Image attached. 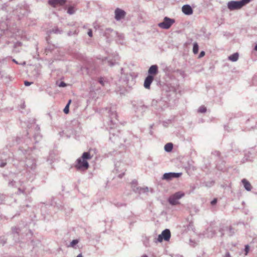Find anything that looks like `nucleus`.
Returning a JSON list of instances; mask_svg holds the SVG:
<instances>
[{"instance_id":"obj_1","label":"nucleus","mask_w":257,"mask_h":257,"mask_svg":"<svg viewBox=\"0 0 257 257\" xmlns=\"http://www.w3.org/2000/svg\"><path fill=\"white\" fill-rule=\"evenodd\" d=\"M92 158L89 152H84L81 157L78 158L75 162V168L78 171H86L89 167L87 162Z\"/></svg>"},{"instance_id":"obj_2","label":"nucleus","mask_w":257,"mask_h":257,"mask_svg":"<svg viewBox=\"0 0 257 257\" xmlns=\"http://www.w3.org/2000/svg\"><path fill=\"white\" fill-rule=\"evenodd\" d=\"M105 111L109 117V122H108V127L112 129L115 127L117 122V114L115 106H112L108 108H106Z\"/></svg>"},{"instance_id":"obj_3","label":"nucleus","mask_w":257,"mask_h":257,"mask_svg":"<svg viewBox=\"0 0 257 257\" xmlns=\"http://www.w3.org/2000/svg\"><path fill=\"white\" fill-rule=\"evenodd\" d=\"M251 0H241L240 1H230L227 3V8L230 11L239 10L245 6Z\"/></svg>"},{"instance_id":"obj_4","label":"nucleus","mask_w":257,"mask_h":257,"mask_svg":"<svg viewBox=\"0 0 257 257\" xmlns=\"http://www.w3.org/2000/svg\"><path fill=\"white\" fill-rule=\"evenodd\" d=\"M185 194L182 191L177 192L171 195L168 198L169 203L172 205H175L179 203V200L184 197Z\"/></svg>"},{"instance_id":"obj_5","label":"nucleus","mask_w":257,"mask_h":257,"mask_svg":"<svg viewBox=\"0 0 257 257\" xmlns=\"http://www.w3.org/2000/svg\"><path fill=\"white\" fill-rule=\"evenodd\" d=\"M23 184L24 183L21 181L17 182L16 181H12L9 183V185L10 186L15 187L17 188L18 189V191L17 192L18 194H20L21 193L26 194V188Z\"/></svg>"},{"instance_id":"obj_6","label":"nucleus","mask_w":257,"mask_h":257,"mask_svg":"<svg viewBox=\"0 0 257 257\" xmlns=\"http://www.w3.org/2000/svg\"><path fill=\"white\" fill-rule=\"evenodd\" d=\"M175 23V20L168 17H165L162 22L158 24L159 27L164 29H168Z\"/></svg>"},{"instance_id":"obj_7","label":"nucleus","mask_w":257,"mask_h":257,"mask_svg":"<svg viewBox=\"0 0 257 257\" xmlns=\"http://www.w3.org/2000/svg\"><path fill=\"white\" fill-rule=\"evenodd\" d=\"M171 237V232L169 229H166L162 231L161 234L159 235L156 242H161L163 240L169 241Z\"/></svg>"},{"instance_id":"obj_8","label":"nucleus","mask_w":257,"mask_h":257,"mask_svg":"<svg viewBox=\"0 0 257 257\" xmlns=\"http://www.w3.org/2000/svg\"><path fill=\"white\" fill-rule=\"evenodd\" d=\"M109 33L112 34V36L114 35H117V37H118L117 41L120 44H122L123 43V39L124 38L123 34H117L115 31H113L110 28L106 29V30L105 31V35L106 36V37H107V38H109V36H107V35H108Z\"/></svg>"},{"instance_id":"obj_9","label":"nucleus","mask_w":257,"mask_h":257,"mask_svg":"<svg viewBox=\"0 0 257 257\" xmlns=\"http://www.w3.org/2000/svg\"><path fill=\"white\" fill-rule=\"evenodd\" d=\"M217 229V227L216 226L210 225L204 232L203 235L205 237H212L214 235Z\"/></svg>"},{"instance_id":"obj_10","label":"nucleus","mask_w":257,"mask_h":257,"mask_svg":"<svg viewBox=\"0 0 257 257\" xmlns=\"http://www.w3.org/2000/svg\"><path fill=\"white\" fill-rule=\"evenodd\" d=\"M114 14L115 20L116 21H120L124 18L126 15V13L124 11L120 9L117 8L114 11Z\"/></svg>"},{"instance_id":"obj_11","label":"nucleus","mask_w":257,"mask_h":257,"mask_svg":"<svg viewBox=\"0 0 257 257\" xmlns=\"http://www.w3.org/2000/svg\"><path fill=\"white\" fill-rule=\"evenodd\" d=\"M181 173H166L163 175L162 179L166 180H170L172 178H178L181 176Z\"/></svg>"},{"instance_id":"obj_12","label":"nucleus","mask_w":257,"mask_h":257,"mask_svg":"<svg viewBox=\"0 0 257 257\" xmlns=\"http://www.w3.org/2000/svg\"><path fill=\"white\" fill-rule=\"evenodd\" d=\"M36 160L34 159L27 158L26 160V165L27 169L34 170L36 167Z\"/></svg>"},{"instance_id":"obj_13","label":"nucleus","mask_w":257,"mask_h":257,"mask_svg":"<svg viewBox=\"0 0 257 257\" xmlns=\"http://www.w3.org/2000/svg\"><path fill=\"white\" fill-rule=\"evenodd\" d=\"M48 3L51 6L56 8L64 5L66 3V0H49Z\"/></svg>"},{"instance_id":"obj_14","label":"nucleus","mask_w":257,"mask_h":257,"mask_svg":"<svg viewBox=\"0 0 257 257\" xmlns=\"http://www.w3.org/2000/svg\"><path fill=\"white\" fill-rule=\"evenodd\" d=\"M153 80L154 76L151 75H149L145 80L144 84V87L147 89H149Z\"/></svg>"},{"instance_id":"obj_15","label":"nucleus","mask_w":257,"mask_h":257,"mask_svg":"<svg viewBox=\"0 0 257 257\" xmlns=\"http://www.w3.org/2000/svg\"><path fill=\"white\" fill-rule=\"evenodd\" d=\"M182 11L186 15H191L193 14V9L190 5H186L182 7Z\"/></svg>"},{"instance_id":"obj_16","label":"nucleus","mask_w":257,"mask_h":257,"mask_svg":"<svg viewBox=\"0 0 257 257\" xmlns=\"http://www.w3.org/2000/svg\"><path fill=\"white\" fill-rule=\"evenodd\" d=\"M134 108L136 112L143 113L146 110L147 106L142 104L138 105H134Z\"/></svg>"},{"instance_id":"obj_17","label":"nucleus","mask_w":257,"mask_h":257,"mask_svg":"<svg viewBox=\"0 0 257 257\" xmlns=\"http://www.w3.org/2000/svg\"><path fill=\"white\" fill-rule=\"evenodd\" d=\"M158 72V67L157 65H152L148 70V73L149 75H156Z\"/></svg>"},{"instance_id":"obj_18","label":"nucleus","mask_w":257,"mask_h":257,"mask_svg":"<svg viewBox=\"0 0 257 257\" xmlns=\"http://www.w3.org/2000/svg\"><path fill=\"white\" fill-rule=\"evenodd\" d=\"M0 199L2 201L4 202V203H6L7 204L10 205L12 203L11 200H12L13 198L11 196L2 195L0 196Z\"/></svg>"},{"instance_id":"obj_19","label":"nucleus","mask_w":257,"mask_h":257,"mask_svg":"<svg viewBox=\"0 0 257 257\" xmlns=\"http://www.w3.org/2000/svg\"><path fill=\"white\" fill-rule=\"evenodd\" d=\"M220 231L221 232L224 231L223 233H221V235H223L224 233H225V232L229 236H231L233 234V231L231 226H226L225 227V229Z\"/></svg>"},{"instance_id":"obj_20","label":"nucleus","mask_w":257,"mask_h":257,"mask_svg":"<svg viewBox=\"0 0 257 257\" xmlns=\"http://www.w3.org/2000/svg\"><path fill=\"white\" fill-rule=\"evenodd\" d=\"M241 182L245 190H246L248 191L251 190L252 187L251 186V184L248 181H247L245 179H243V180H242Z\"/></svg>"},{"instance_id":"obj_21","label":"nucleus","mask_w":257,"mask_h":257,"mask_svg":"<svg viewBox=\"0 0 257 257\" xmlns=\"http://www.w3.org/2000/svg\"><path fill=\"white\" fill-rule=\"evenodd\" d=\"M7 159L5 155L0 154V167H4L7 164Z\"/></svg>"},{"instance_id":"obj_22","label":"nucleus","mask_w":257,"mask_h":257,"mask_svg":"<svg viewBox=\"0 0 257 257\" xmlns=\"http://www.w3.org/2000/svg\"><path fill=\"white\" fill-rule=\"evenodd\" d=\"M239 55L238 53H235L230 56H229L228 58V60L232 62H236L238 59Z\"/></svg>"},{"instance_id":"obj_23","label":"nucleus","mask_w":257,"mask_h":257,"mask_svg":"<svg viewBox=\"0 0 257 257\" xmlns=\"http://www.w3.org/2000/svg\"><path fill=\"white\" fill-rule=\"evenodd\" d=\"M173 144L172 143H168L165 145L164 149L167 152H171L173 149Z\"/></svg>"},{"instance_id":"obj_24","label":"nucleus","mask_w":257,"mask_h":257,"mask_svg":"<svg viewBox=\"0 0 257 257\" xmlns=\"http://www.w3.org/2000/svg\"><path fill=\"white\" fill-rule=\"evenodd\" d=\"M76 12V9L73 6H70L67 9V13L69 15H73Z\"/></svg>"},{"instance_id":"obj_25","label":"nucleus","mask_w":257,"mask_h":257,"mask_svg":"<svg viewBox=\"0 0 257 257\" xmlns=\"http://www.w3.org/2000/svg\"><path fill=\"white\" fill-rule=\"evenodd\" d=\"M137 191L141 194L142 193H145L148 191V187H144V188H137Z\"/></svg>"},{"instance_id":"obj_26","label":"nucleus","mask_w":257,"mask_h":257,"mask_svg":"<svg viewBox=\"0 0 257 257\" xmlns=\"http://www.w3.org/2000/svg\"><path fill=\"white\" fill-rule=\"evenodd\" d=\"M199 46L198 44L195 42L193 44V52L195 54L198 52Z\"/></svg>"},{"instance_id":"obj_27","label":"nucleus","mask_w":257,"mask_h":257,"mask_svg":"<svg viewBox=\"0 0 257 257\" xmlns=\"http://www.w3.org/2000/svg\"><path fill=\"white\" fill-rule=\"evenodd\" d=\"M71 103V100H69L68 103L65 106V108L63 109V111L65 113L67 114L69 111V105Z\"/></svg>"},{"instance_id":"obj_28","label":"nucleus","mask_w":257,"mask_h":257,"mask_svg":"<svg viewBox=\"0 0 257 257\" xmlns=\"http://www.w3.org/2000/svg\"><path fill=\"white\" fill-rule=\"evenodd\" d=\"M99 83L101 84L102 86H105L106 83H107V81L104 78L101 77L99 79Z\"/></svg>"},{"instance_id":"obj_29","label":"nucleus","mask_w":257,"mask_h":257,"mask_svg":"<svg viewBox=\"0 0 257 257\" xmlns=\"http://www.w3.org/2000/svg\"><path fill=\"white\" fill-rule=\"evenodd\" d=\"M206 111V108L204 106H201L199 108L198 112L201 113H204Z\"/></svg>"},{"instance_id":"obj_30","label":"nucleus","mask_w":257,"mask_h":257,"mask_svg":"<svg viewBox=\"0 0 257 257\" xmlns=\"http://www.w3.org/2000/svg\"><path fill=\"white\" fill-rule=\"evenodd\" d=\"M51 32H53L55 34H60L61 32V31L58 28H55L52 30Z\"/></svg>"},{"instance_id":"obj_31","label":"nucleus","mask_w":257,"mask_h":257,"mask_svg":"<svg viewBox=\"0 0 257 257\" xmlns=\"http://www.w3.org/2000/svg\"><path fill=\"white\" fill-rule=\"evenodd\" d=\"M78 243V240L77 239L73 240L70 243V246L72 247H74L76 244Z\"/></svg>"},{"instance_id":"obj_32","label":"nucleus","mask_w":257,"mask_h":257,"mask_svg":"<svg viewBox=\"0 0 257 257\" xmlns=\"http://www.w3.org/2000/svg\"><path fill=\"white\" fill-rule=\"evenodd\" d=\"M57 84L58 85V86H59L60 87H64L66 86V84L64 82H63V81H61L59 83L57 82Z\"/></svg>"},{"instance_id":"obj_33","label":"nucleus","mask_w":257,"mask_h":257,"mask_svg":"<svg viewBox=\"0 0 257 257\" xmlns=\"http://www.w3.org/2000/svg\"><path fill=\"white\" fill-rule=\"evenodd\" d=\"M41 138V136L40 135H39V134H37V135L36 134L34 136V139H35V140H36V142H37L38 141H39Z\"/></svg>"},{"instance_id":"obj_34","label":"nucleus","mask_w":257,"mask_h":257,"mask_svg":"<svg viewBox=\"0 0 257 257\" xmlns=\"http://www.w3.org/2000/svg\"><path fill=\"white\" fill-rule=\"evenodd\" d=\"M249 247L248 246V245H246L245 246V248H244V251H245V255H247L248 251H249Z\"/></svg>"},{"instance_id":"obj_35","label":"nucleus","mask_w":257,"mask_h":257,"mask_svg":"<svg viewBox=\"0 0 257 257\" xmlns=\"http://www.w3.org/2000/svg\"><path fill=\"white\" fill-rule=\"evenodd\" d=\"M144 244L146 246H149V239L146 237L145 240L144 241Z\"/></svg>"},{"instance_id":"obj_36","label":"nucleus","mask_w":257,"mask_h":257,"mask_svg":"<svg viewBox=\"0 0 257 257\" xmlns=\"http://www.w3.org/2000/svg\"><path fill=\"white\" fill-rule=\"evenodd\" d=\"M12 230H13V233H18V234L19 233L20 229L18 228H16V227L13 228L12 229Z\"/></svg>"},{"instance_id":"obj_37","label":"nucleus","mask_w":257,"mask_h":257,"mask_svg":"<svg viewBox=\"0 0 257 257\" xmlns=\"http://www.w3.org/2000/svg\"><path fill=\"white\" fill-rule=\"evenodd\" d=\"M87 34H88V35L90 37H92V30L91 29H89Z\"/></svg>"},{"instance_id":"obj_38","label":"nucleus","mask_w":257,"mask_h":257,"mask_svg":"<svg viewBox=\"0 0 257 257\" xmlns=\"http://www.w3.org/2000/svg\"><path fill=\"white\" fill-rule=\"evenodd\" d=\"M24 84L26 86H30L31 84H32V82L25 81Z\"/></svg>"},{"instance_id":"obj_39","label":"nucleus","mask_w":257,"mask_h":257,"mask_svg":"<svg viewBox=\"0 0 257 257\" xmlns=\"http://www.w3.org/2000/svg\"><path fill=\"white\" fill-rule=\"evenodd\" d=\"M205 55V52L204 51H201L199 55V58H202Z\"/></svg>"},{"instance_id":"obj_40","label":"nucleus","mask_w":257,"mask_h":257,"mask_svg":"<svg viewBox=\"0 0 257 257\" xmlns=\"http://www.w3.org/2000/svg\"><path fill=\"white\" fill-rule=\"evenodd\" d=\"M217 202V199H214L211 202V204L212 205H214Z\"/></svg>"},{"instance_id":"obj_41","label":"nucleus","mask_w":257,"mask_h":257,"mask_svg":"<svg viewBox=\"0 0 257 257\" xmlns=\"http://www.w3.org/2000/svg\"><path fill=\"white\" fill-rule=\"evenodd\" d=\"M116 62H112V61H108V64L110 65V66H112Z\"/></svg>"},{"instance_id":"obj_42","label":"nucleus","mask_w":257,"mask_h":257,"mask_svg":"<svg viewBox=\"0 0 257 257\" xmlns=\"http://www.w3.org/2000/svg\"><path fill=\"white\" fill-rule=\"evenodd\" d=\"M224 257H231V256L230 255V253L228 252H227L225 253Z\"/></svg>"},{"instance_id":"obj_43","label":"nucleus","mask_w":257,"mask_h":257,"mask_svg":"<svg viewBox=\"0 0 257 257\" xmlns=\"http://www.w3.org/2000/svg\"><path fill=\"white\" fill-rule=\"evenodd\" d=\"M123 175H124V173L120 174H119V175L118 177H119V178H121V177H122V176H123Z\"/></svg>"},{"instance_id":"obj_44","label":"nucleus","mask_w":257,"mask_h":257,"mask_svg":"<svg viewBox=\"0 0 257 257\" xmlns=\"http://www.w3.org/2000/svg\"><path fill=\"white\" fill-rule=\"evenodd\" d=\"M76 257H83V256L81 253H80Z\"/></svg>"},{"instance_id":"obj_45","label":"nucleus","mask_w":257,"mask_h":257,"mask_svg":"<svg viewBox=\"0 0 257 257\" xmlns=\"http://www.w3.org/2000/svg\"><path fill=\"white\" fill-rule=\"evenodd\" d=\"M13 61L15 63H16V64L18 63V62L15 59H13Z\"/></svg>"},{"instance_id":"obj_46","label":"nucleus","mask_w":257,"mask_h":257,"mask_svg":"<svg viewBox=\"0 0 257 257\" xmlns=\"http://www.w3.org/2000/svg\"><path fill=\"white\" fill-rule=\"evenodd\" d=\"M254 50L257 51V44L254 47Z\"/></svg>"},{"instance_id":"obj_47","label":"nucleus","mask_w":257,"mask_h":257,"mask_svg":"<svg viewBox=\"0 0 257 257\" xmlns=\"http://www.w3.org/2000/svg\"><path fill=\"white\" fill-rule=\"evenodd\" d=\"M72 35L71 34V32H69L68 33V36H71Z\"/></svg>"},{"instance_id":"obj_48","label":"nucleus","mask_w":257,"mask_h":257,"mask_svg":"<svg viewBox=\"0 0 257 257\" xmlns=\"http://www.w3.org/2000/svg\"><path fill=\"white\" fill-rule=\"evenodd\" d=\"M141 257H148V256L146 255H144L142 256Z\"/></svg>"},{"instance_id":"obj_49","label":"nucleus","mask_w":257,"mask_h":257,"mask_svg":"<svg viewBox=\"0 0 257 257\" xmlns=\"http://www.w3.org/2000/svg\"><path fill=\"white\" fill-rule=\"evenodd\" d=\"M118 60L117 57L115 59V60Z\"/></svg>"},{"instance_id":"obj_50","label":"nucleus","mask_w":257,"mask_h":257,"mask_svg":"<svg viewBox=\"0 0 257 257\" xmlns=\"http://www.w3.org/2000/svg\"><path fill=\"white\" fill-rule=\"evenodd\" d=\"M52 161L51 160L50 163H52Z\"/></svg>"}]
</instances>
